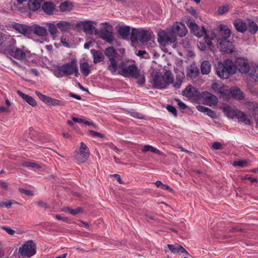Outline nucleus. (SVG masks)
<instances>
[{"label": "nucleus", "instance_id": "1", "mask_svg": "<svg viewBox=\"0 0 258 258\" xmlns=\"http://www.w3.org/2000/svg\"><path fill=\"white\" fill-rule=\"evenodd\" d=\"M107 69L112 74H117L124 77H131L137 80L139 86H143L145 83V76L143 71H141L135 63L128 64L125 61H121L118 64L116 59H109L107 61Z\"/></svg>", "mask_w": 258, "mask_h": 258}, {"label": "nucleus", "instance_id": "2", "mask_svg": "<svg viewBox=\"0 0 258 258\" xmlns=\"http://www.w3.org/2000/svg\"><path fill=\"white\" fill-rule=\"evenodd\" d=\"M215 71L217 75L221 79H228L231 75L235 74V69L233 62L226 59L223 62H218L215 64Z\"/></svg>", "mask_w": 258, "mask_h": 258}, {"label": "nucleus", "instance_id": "3", "mask_svg": "<svg viewBox=\"0 0 258 258\" xmlns=\"http://www.w3.org/2000/svg\"><path fill=\"white\" fill-rule=\"evenodd\" d=\"M10 44L6 46V49L8 53L14 58L18 60H23L27 57L25 50L23 49L25 48L23 46V49L18 48L15 46L16 41L14 39H11V42Z\"/></svg>", "mask_w": 258, "mask_h": 258}, {"label": "nucleus", "instance_id": "4", "mask_svg": "<svg viewBox=\"0 0 258 258\" xmlns=\"http://www.w3.org/2000/svg\"><path fill=\"white\" fill-rule=\"evenodd\" d=\"M157 37L159 43L163 46L174 43L177 40L174 32L170 28L159 31Z\"/></svg>", "mask_w": 258, "mask_h": 258}, {"label": "nucleus", "instance_id": "5", "mask_svg": "<svg viewBox=\"0 0 258 258\" xmlns=\"http://www.w3.org/2000/svg\"><path fill=\"white\" fill-rule=\"evenodd\" d=\"M151 38V33L149 31L136 28L132 30L131 40L132 42L139 40L142 43H145L149 41Z\"/></svg>", "mask_w": 258, "mask_h": 258}, {"label": "nucleus", "instance_id": "6", "mask_svg": "<svg viewBox=\"0 0 258 258\" xmlns=\"http://www.w3.org/2000/svg\"><path fill=\"white\" fill-rule=\"evenodd\" d=\"M36 252V246L34 242L30 240L26 241L19 249V254L24 257L30 258Z\"/></svg>", "mask_w": 258, "mask_h": 258}, {"label": "nucleus", "instance_id": "7", "mask_svg": "<svg viewBox=\"0 0 258 258\" xmlns=\"http://www.w3.org/2000/svg\"><path fill=\"white\" fill-rule=\"evenodd\" d=\"M90 155L89 149L87 145L81 142L79 150H76L75 151L74 157L77 161L85 163L88 160Z\"/></svg>", "mask_w": 258, "mask_h": 258}, {"label": "nucleus", "instance_id": "8", "mask_svg": "<svg viewBox=\"0 0 258 258\" xmlns=\"http://www.w3.org/2000/svg\"><path fill=\"white\" fill-rule=\"evenodd\" d=\"M62 70L65 76H69L73 74L77 77L79 76L77 61L74 58L72 59L70 61L63 64L62 66Z\"/></svg>", "mask_w": 258, "mask_h": 258}, {"label": "nucleus", "instance_id": "9", "mask_svg": "<svg viewBox=\"0 0 258 258\" xmlns=\"http://www.w3.org/2000/svg\"><path fill=\"white\" fill-rule=\"evenodd\" d=\"M234 68L235 69V74L238 71L241 74H246L250 70V64L248 60L243 57L237 58L234 63Z\"/></svg>", "mask_w": 258, "mask_h": 258}, {"label": "nucleus", "instance_id": "10", "mask_svg": "<svg viewBox=\"0 0 258 258\" xmlns=\"http://www.w3.org/2000/svg\"><path fill=\"white\" fill-rule=\"evenodd\" d=\"M35 93L42 101L49 106H64L66 104V102L62 100L52 98L50 97L42 94L38 91H35Z\"/></svg>", "mask_w": 258, "mask_h": 258}, {"label": "nucleus", "instance_id": "11", "mask_svg": "<svg viewBox=\"0 0 258 258\" xmlns=\"http://www.w3.org/2000/svg\"><path fill=\"white\" fill-rule=\"evenodd\" d=\"M93 24L96 25V23L93 21H80L77 23L76 27H81L84 32L87 34L92 35L94 33L97 35L98 34V31Z\"/></svg>", "mask_w": 258, "mask_h": 258}, {"label": "nucleus", "instance_id": "12", "mask_svg": "<svg viewBox=\"0 0 258 258\" xmlns=\"http://www.w3.org/2000/svg\"><path fill=\"white\" fill-rule=\"evenodd\" d=\"M227 115L228 117L231 118H233L235 117H236L239 119L240 122H244L246 125H249L250 123V121L248 118L247 115L240 111L229 109L227 110Z\"/></svg>", "mask_w": 258, "mask_h": 258}, {"label": "nucleus", "instance_id": "13", "mask_svg": "<svg viewBox=\"0 0 258 258\" xmlns=\"http://www.w3.org/2000/svg\"><path fill=\"white\" fill-rule=\"evenodd\" d=\"M186 24L190 30L191 32L195 35L198 37H201L204 35H206V29L204 27L201 29L196 23L191 20L188 19L186 21Z\"/></svg>", "mask_w": 258, "mask_h": 258}, {"label": "nucleus", "instance_id": "14", "mask_svg": "<svg viewBox=\"0 0 258 258\" xmlns=\"http://www.w3.org/2000/svg\"><path fill=\"white\" fill-rule=\"evenodd\" d=\"M218 47L220 50L227 53H232L234 51L232 42L228 39H218Z\"/></svg>", "mask_w": 258, "mask_h": 258}, {"label": "nucleus", "instance_id": "15", "mask_svg": "<svg viewBox=\"0 0 258 258\" xmlns=\"http://www.w3.org/2000/svg\"><path fill=\"white\" fill-rule=\"evenodd\" d=\"M200 92L195 89L191 85H188L183 91L182 95L191 100H196L199 96Z\"/></svg>", "mask_w": 258, "mask_h": 258}, {"label": "nucleus", "instance_id": "16", "mask_svg": "<svg viewBox=\"0 0 258 258\" xmlns=\"http://www.w3.org/2000/svg\"><path fill=\"white\" fill-rule=\"evenodd\" d=\"M170 29L174 32L175 37L177 35L180 37H184L187 32L185 26L182 23H174Z\"/></svg>", "mask_w": 258, "mask_h": 258}, {"label": "nucleus", "instance_id": "17", "mask_svg": "<svg viewBox=\"0 0 258 258\" xmlns=\"http://www.w3.org/2000/svg\"><path fill=\"white\" fill-rule=\"evenodd\" d=\"M153 81L155 88L158 89L166 88V83H165L163 76H161L158 73L153 75Z\"/></svg>", "mask_w": 258, "mask_h": 258}, {"label": "nucleus", "instance_id": "18", "mask_svg": "<svg viewBox=\"0 0 258 258\" xmlns=\"http://www.w3.org/2000/svg\"><path fill=\"white\" fill-rule=\"evenodd\" d=\"M100 37L105 40L106 42L111 43L114 40V37L113 33L111 31H109L106 28H102L100 31H98V34Z\"/></svg>", "mask_w": 258, "mask_h": 258}, {"label": "nucleus", "instance_id": "19", "mask_svg": "<svg viewBox=\"0 0 258 258\" xmlns=\"http://www.w3.org/2000/svg\"><path fill=\"white\" fill-rule=\"evenodd\" d=\"M219 34L220 37L218 39H228L231 36V30L225 25L221 24L218 27Z\"/></svg>", "mask_w": 258, "mask_h": 258}, {"label": "nucleus", "instance_id": "20", "mask_svg": "<svg viewBox=\"0 0 258 258\" xmlns=\"http://www.w3.org/2000/svg\"><path fill=\"white\" fill-rule=\"evenodd\" d=\"M41 8L45 14L51 15L55 10V5L51 2H44L42 4Z\"/></svg>", "mask_w": 258, "mask_h": 258}, {"label": "nucleus", "instance_id": "21", "mask_svg": "<svg viewBox=\"0 0 258 258\" xmlns=\"http://www.w3.org/2000/svg\"><path fill=\"white\" fill-rule=\"evenodd\" d=\"M13 27L17 31L24 35H28L31 33V29L29 26L19 23H15Z\"/></svg>", "mask_w": 258, "mask_h": 258}, {"label": "nucleus", "instance_id": "22", "mask_svg": "<svg viewBox=\"0 0 258 258\" xmlns=\"http://www.w3.org/2000/svg\"><path fill=\"white\" fill-rule=\"evenodd\" d=\"M233 25L236 31L241 33H243L247 30V25L246 23L240 19L235 20L233 22Z\"/></svg>", "mask_w": 258, "mask_h": 258}, {"label": "nucleus", "instance_id": "23", "mask_svg": "<svg viewBox=\"0 0 258 258\" xmlns=\"http://www.w3.org/2000/svg\"><path fill=\"white\" fill-rule=\"evenodd\" d=\"M202 97L207 101L210 105L217 103L218 98L217 97L208 92H204Z\"/></svg>", "mask_w": 258, "mask_h": 258}, {"label": "nucleus", "instance_id": "24", "mask_svg": "<svg viewBox=\"0 0 258 258\" xmlns=\"http://www.w3.org/2000/svg\"><path fill=\"white\" fill-rule=\"evenodd\" d=\"M17 92L19 95V96H21L23 99L29 105L32 107H35L37 106V102L33 97L28 95L24 94L20 90H18Z\"/></svg>", "mask_w": 258, "mask_h": 258}, {"label": "nucleus", "instance_id": "25", "mask_svg": "<svg viewBox=\"0 0 258 258\" xmlns=\"http://www.w3.org/2000/svg\"><path fill=\"white\" fill-rule=\"evenodd\" d=\"M130 31L131 29L129 26H120L118 30V33L121 38L123 39L128 38Z\"/></svg>", "mask_w": 258, "mask_h": 258}, {"label": "nucleus", "instance_id": "26", "mask_svg": "<svg viewBox=\"0 0 258 258\" xmlns=\"http://www.w3.org/2000/svg\"><path fill=\"white\" fill-rule=\"evenodd\" d=\"M247 107L254 118L258 115V104L255 102H249Z\"/></svg>", "mask_w": 258, "mask_h": 258}, {"label": "nucleus", "instance_id": "27", "mask_svg": "<svg viewBox=\"0 0 258 258\" xmlns=\"http://www.w3.org/2000/svg\"><path fill=\"white\" fill-rule=\"evenodd\" d=\"M211 70V65L209 61L204 60L201 65V73L203 75H208Z\"/></svg>", "mask_w": 258, "mask_h": 258}, {"label": "nucleus", "instance_id": "28", "mask_svg": "<svg viewBox=\"0 0 258 258\" xmlns=\"http://www.w3.org/2000/svg\"><path fill=\"white\" fill-rule=\"evenodd\" d=\"M106 56L109 59H116L117 53L113 47H109L105 49L104 51Z\"/></svg>", "mask_w": 258, "mask_h": 258}, {"label": "nucleus", "instance_id": "29", "mask_svg": "<svg viewBox=\"0 0 258 258\" xmlns=\"http://www.w3.org/2000/svg\"><path fill=\"white\" fill-rule=\"evenodd\" d=\"M80 69L82 74L86 77L88 76L91 72L90 66L87 62L80 63Z\"/></svg>", "mask_w": 258, "mask_h": 258}, {"label": "nucleus", "instance_id": "30", "mask_svg": "<svg viewBox=\"0 0 258 258\" xmlns=\"http://www.w3.org/2000/svg\"><path fill=\"white\" fill-rule=\"evenodd\" d=\"M247 29L251 34L254 35L256 34L258 31V26L254 21L248 20Z\"/></svg>", "mask_w": 258, "mask_h": 258}, {"label": "nucleus", "instance_id": "31", "mask_svg": "<svg viewBox=\"0 0 258 258\" xmlns=\"http://www.w3.org/2000/svg\"><path fill=\"white\" fill-rule=\"evenodd\" d=\"M56 26L61 32H66L70 28L71 24L67 21H60L56 24Z\"/></svg>", "mask_w": 258, "mask_h": 258}, {"label": "nucleus", "instance_id": "32", "mask_svg": "<svg viewBox=\"0 0 258 258\" xmlns=\"http://www.w3.org/2000/svg\"><path fill=\"white\" fill-rule=\"evenodd\" d=\"M249 72V76L252 79L255 81L258 80V66H252L250 67Z\"/></svg>", "mask_w": 258, "mask_h": 258}, {"label": "nucleus", "instance_id": "33", "mask_svg": "<svg viewBox=\"0 0 258 258\" xmlns=\"http://www.w3.org/2000/svg\"><path fill=\"white\" fill-rule=\"evenodd\" d=\"M21 165L25 167H31L36 169L41 168V166L36 162H30L28 161H23L21 163Z\"/></svg>", "mask_w": 258, "mask_h": 258}, {"label": "nucleus", "instance_id": "34", "mask_svg": "<svg viewBox=\"0 0 258 258\" xmlns=\"http://www.w3.org/2000/svg\"><path fill=\"white\" fill-rule=\"evenodd\" d=\"M165 83H166V87L167 86L173 82V77L170 71H167L163 75Z\"/></svg>", "mask_w": 258, "mask_h": 258}, {"label": "nucleus", "instance_id": "35", "mask_svg": "<svg viewBox=\"0 0 258 258\" xmlns=\"http://www.w3.org/2000/svg\"><path fill=\"white\" fill-rule=\"evenodd\" d=\"M142 151L144 153L147 152L148 151H151L154 153L160 155H162L163 153L160 152L159 150L156 149L155 148L150 146V145H145L143 147L142 149Z\"/></svg>", "mask_w": 258, "mask_h": 258}, {"label": "nucleus", "instance_id": "36", "mask_svg": "<svg viewBox=\"0 0 258 258\" xmlns=\"http://www.w3.org/2000/svg\"><path fill=\"white\" fill-rule=\"evenodd\" d=\"M34 33L40 36H45L47 35V32L45 28L36 26L34 28Z\"/></svg>", "mask_w": 258, "mask_h": 258}, {"label": "nucleus", "instance_id": "37", "mask_svg": "<svg viewBox=\"0 0 258 258\" xmlns=\"http://www.w3.org/2000/svg\"><path fill=\"white\" fill-rule=\"evenodd\" d=\"M59 10L62 12L70 11L72 10V5L68 2L62 3L59 5Z\"/></svg>", "mask_w": 258, "mask_h": 258}, {"label": "nucleus", "instance_id": "38", "mask_svg": "<svg viewBox=\"0 0 258 258\" xmlns=\"http://www.w3.org/2000/svg\"><path fill=\"white\" fill-rule=\"evenodd\" d=\"M104 59V56L102 52L99 51H96L94 54L93 62L94 63H97L102 61Z\"/></svg>", "mask_w": 258, "mask_h": 258}, {"label": "nucleus", "instance_id": "39", "mask_svg": "<svg viewBox=\"0 0 258 258\" xmlns=\"http://www.w3.org/2000/svg\"><path fill=\"white\" fill-rule=\"evenodd\" d=\"M46 25L48 27V30L51 35H55L58 33V30L56 28V25L53 23H46Z\"/></svg>", "mask_w": 258, "mask_h": 258}, {"label": "nucleus", "instance_id": "40", "mask_svg": "<svg viewBox=\"0 0 258 258\" xmlns=\"http://www.w3.org/2000/svg\"><path fill=\"white\" fill-rule=\"evenodd\" d=\"M231 93L232 95L237 97L239 99H242L243 97L241 92L237 88L232 89L231 91Z\"/></svg>", "mask_w": 258, "mask_h": 258}, {"label": "nucleus", "instance_id": "41", "mask_svg": "<svg viewBox=\"0 0 258 258\" xmlns=\"http://www.w3.org/2000/svg\"><path fill=\"white\" fill-rule=\"evenodd\" d=\"M183 76L181 75H178L176 78V82L173 84V86L177 89L180 87L181 83L182 82Z\"/></svg>", "mask_w": 258, "mask_h": 258}, {"label": "nucleus", "instance_id": "42", "mask_svg": "<svg viewBox=\"0 0 258 258\" xmlns=\"http://www.w3.org/2000/svg\"><path fill=\"white\" fill-rule=\"evenodd\" d=\"M179 245L168 244L167 247L173 253H177L179 252V248L178 247Z\"/></svg>", "mask_w": 258, "mask_h": 258}, {"label": "nucleus", "instance_id": "43", "mask_svg": "<svg viewBox=\"0 0 258 258\" xmlns=\"http://www.w3.org/2000/svg\"><path fill=\"white\" fill-rule=\"evenodd\" d=\"M204 39L205 43L208 46H210L212 44L211 40L214 39V38L216 37L214 34H213L212 36L209 38V37L207 35V33L206 32V35H204Z\"/></svg>", "mask_w": 258, "mask_h": 258}, {"label": "nucleus", "instance_id": "44", "mask_svg": "<svg viewBox=\"0 0 258 258\" xmlns=\"http://www.w3.org/2000/svg\"><path fill=\"white\" fill-rule=\"evenodd\" d=\"M247 165V162L245 160H238L235 161L233 162V165L235 166H239L241 167H243L246 166Z\"/></svg>", "mask_w": 258, "mask_h": 258}, {"label": "nucleus", "instance_id": "45", "mask_svg": "<svg viewBox=\"0 0 258 258\" xmlns=\"http://www.w3.org/2000/svg\"><path fill=\"white\" fill-rule=\"evenodd\" d=\"M13 202L11 200H6L5 202H0V207L3 208L6 207L8 209H10Z\"/></svg>", "mask_w": 258, "mask_h": 258}, {"label": "nucleus", "instance_id": "46", "mask_svg": "<svg viewBox=\"0 0 258 258\" xmlns=\"http://www.w3.org/2000/svg\"><path fill=\"white\" fill-rule=\"evenodd\" d=\"M229 9V6L226 5L222 6L219 8L218 13L219 14L222 15L228 12Z\"/></svg>", "mask_w": 258, "mask_h": 258}, {"label": "nucleus", "instance_id": "47", "mask_svg": "<svg viewBox=\"0 0 258 258\" xmlns=\"http://www.w3.org/2000/svg\"><path fill=\"white\" fill-rule=\"evenodd\" d=\"M166 109L169 112L172 113L174 116H177V110L174 106H173L172 105H168L167 106Z\"/></svg>", "mask_w": 258, "mask_h": 258}, {"label": "nucleus", "instance_id": "48", "mask_svg": "<svg viewBox=\"0 0 258 258\" xmlns=\"http://www.w3.org/2000/svg\"><path fill=\"white\" fill-rule=\"evenodd\" d=\"M83 212V209L81 207H78L76 209H72L71 211V214L75 216L78 214L82 213Z\"/></svg>", "mask_w": 258, "mask_h": 258}, {"label": "nucleus", "instance_id": "49", "mask_svg": "<svg viewBox=\"0 0 258 258\" xmlns=\"http://www.w3.org/2000/svg\"><path fill=\"white\" fill-rule=\"evenodd\" d=\"M54 75L56 77L59 78V77H62L64 75L63 74V72L62 70V66L60 68H59L58 70H56L54 72Z\"/></svg>", "mask_w": 258, "mask_h": 258}, {"label": "nucleus", "instance_id": "50", "mask_svg": "<svg viewBox=\"0 0 258 258\" xmlns=\"http://www.w3.org/2000/svg\"><path fill=\"white\" fill-rule=\"evenodd\" d=\"M89 133L93 137H96L100 138H103L104 137V135L98 132H95L94 131H89Z\"/></svg>", "mask_w": 258, "mask_h": 258}, {"label": "nucleus", "instance_id": "51", "mask_svg": "<svg viewBox=\"0 0 258 258\" xmlns=\"http://www.w3.org/2000/svg\"><path fill=\"white\" fill-rule=\"evenodd\" d=\"M177 103L178 107L181 109H185L187 106L182 102H181L179 99H175V100Z\"/></svg>", "mask_w": 258, "mask_h": 258}, {"label": "nucleus", "instance_id": "52", "mask_svg": "<svg viewBox=\"0 0 258 258\" xmlns=\"http://www.w3.org/2000/svg\"><path fill=\"white\" fill-rule=\"evenodd\" d=\"M209 116L212 118H217V116L214 111L209 108L206 113Z\"/></svg>", "mask_w": 258, "mask_h": 258}, {"label": "nucleus", "instance_id": "53", "mask_svg": "<svg viewBox=\"0 0 258 258\" xmlns=\"http://www.w3.org/2000/svg\"><path fill=\"white\" fill-rule=\"evenodd\" d=\"M196 72H199V70L192 68L189 70L188 74L191 77H196L197 75Z\"/></svg>", "mask_w": 258, "mask_h": 258}, {"label": "nucleus", "instance_id": "54", "mask_svg": "<svg viewBox=\"0 0 258 258\" xmlns=\"http://www.w3.org/2000/svg\"><path fill=\"white\" fill-rule=\"evenodd\" d=\"M107 146L111 149L114 150L117 153H119V152L121 151L122 150L118 149L116 146H115L114 144L112 143H108Z\"/></svg>", "mask_w": 258, "mask_h": 258}, {"label": "nucleus", "instance_id": "55", "mask_svg": "<svg viewBox=\"0 0 258 258\" xmlns=\"http://www.w3.org/2000/svg\"><path fill=\"white\" fill-rule=\"evenodd\" d=\"M243 230V229L240 228L238 226H236L229 229V232L230 233H234L237 232H242Z\"/></svg>", "mask_w": 258, "mask_h": 258}, {"label": "nucleus", "instance_id": "56", "mask_svg": "<svg viewBox=\"0 0 258 258\" xmlns=\"http://www.w3.org/2000/svg\"><path fill=\"white\" fill-rule=\"evenodd\" d=\"M197 109L202 112L206 113L209 108L202 105H198L197 106Z\"/></svg>", "mask_w": 258, "mask_h": 258}, {"label": "nucleus", "instance_id": "57", "mask_svg": "<svg viewBox=\"0 0 258 258\" xmlns=\"http://www.w3.org/2000/svg\"><path fill=\"white\" fill-rule=\"evenodd\" d=\"M212 147L215 150H219L222 148V144L220 142H215L213 143Z\"/></svg>", "mask_w": 258, "mask_h": 258}, {"label": "nucleus", "instance_id": "58", "mask_svg": "<svg viewBox=\"0 0 258 258\" xmlns=\"http://www.w3.org/2000/svg\"><path fill=\"white\" fill-rule=\"evenodd\" d=\"M19 191L21 193H23L27 196H32L33 195V192L31 190H26L23 188H20Z\"/></svg>", "mask_w": 258, "mask_h": 258}, {"label": "nucleus", "instance_id": "59", "mask_svg": "<svg viewBox=\"0 0 258 258\" xmlns=\"http://www.w3.org/2000/svg\"><path fill=\"white\" fill-rule=\"evenodd\" d=\"M8 234L13 235L15 234V231L10 228L5 226L3 228Z\"/></svg>", "mask_w": 258, "mask_h": 258}, {"label": "nucleus", "instance_id": "60", "mask_svg": "<svg viewBox=\"0 0 258 258\" xmlns=\"http://www.w3.org/2000/svg\"><path fill=\"white\" fill-rule=\"evenodd\" d=\"M37 205L39 206V207H44L45 208H48L49 207L48 206V205L45 203V202H43V201H38L37 202Z\"/></svg>", "mask_w": 258, "mask_h": 258}, {"label": "nucleus", "instance_id": "61", "mask_svg": "<svg viewBox=\"0 0 258 258\" xmlns=\"http://www.w3.org/2000/svg\"><path fill=\"white\" fill-rule=\"evenodd\" d=\"M188 12L191 15H193L195 17H198V14L197 11L192 8H190L188 10Z\"/></svg>", "mask_w": 258, "mask_h": 258}, {"label": "nucleus", "instance_id": "62", "mask_svg": "<svg viewBox=\"0 0 258 258\" xmlns=\"http://www.w3.org/2000/svg\"><path fill=\"white\" fill-rule=\"evenodd\" d=\"M162 189H166L168 190L170 192H173V189L171 188L169 185L163 184L162 187Z\"/></svg>", "mask_w": 258, "mask_h": 258}, {"label": "nucleus", "instance_id": "63", "mask_svg": "<svg viewBox=\"0 0 258 258\" xmlns=\"http://www.w3.org/2000/svg\"><path fill=\"white\" fill-rule=\"evenodd\" d=\"M111 176H114L116 179V180L118 181V182L120 184H122L123 183V182L121 180L120 176V175L119 174H113V175H111Z\"/></svg>", "mask_w": 258, "mask_h": 258}, {"label": "nucleus", "instance_id": "64", "mask_svg": "<svg viewBox=\"0 0 258 258\" xmlns=\"http://www.w3.org/2000/svg\"><path fill=\"white\" fill-rule=\"evenodd\" d=\"M60 41L64 46L66 47H68L69 46V44L67 42V39L66 38L61 37Z\"/></svg>", "mask_w": 258, "mask_h": 258}]
</instances>
